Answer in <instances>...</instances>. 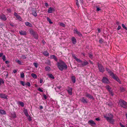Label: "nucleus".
Masks as SVG:
<instances>
[{
	"label": "nucleus",
	"mask_w": 127,
	"mask_h": 127,
	"mask_svg": "<svg viewBox=\"0 0 127 127\" xmlns=\"http://www.w3.org/2000/svg\"><path fill=\"white\" fill-rule=\"evenodd\" d=\"M43 54L46 57L48 56L49 55V53L47 51H44L43 53Z\"/></svg>",
	"instance_id": "nucleus-29"
},
{
	"label": "nucleus",
	"mask_w": 127,
	"mask_h": 127,
	"mask_svg": "<svg viewBox=\"0 0 127 127\" xmlns=\"http://www.w3.org/2000/svg\"><path fill=\"white\" fill-rule=\"evenodd\" d=\"M75 60L77 62H78L79 63H81V62H82V61H81V60H80L79 59H78L77 58Z\"/></svg>",
	"instance_id": "nucleus-42"
},
{
	"label": "nucleus",
	"mask_w": 127,
	"mask_h": 127,
	"mask_svg": "<svg viewBox=\"0 0 127 127\" xmlns=\"http://www.w3.org/2000/svg\"><path fill=\"white\" fill-rule=\"evenodd\" d=\"M14 16L16 17L17 16H18V14L16 12H15L14 13Z\"/></svg>",
	"instance_id": "nucleus-58"
},
{
	"label": "nucleus",
	"mask_w": 127,
	"mask_h": 127,
	"mask_svg": "<svg viewBox=\"0 0 127 127\" xmlns=\"http://www.w3.org/2000/svg\"><path fill=\"white\" fill-rule=\"evenodd\" d=\"M88 62L86 60L82 61L81 64H79L78 65V66L79 67H82L86 66L88 64Z\"/></svg>",
	"instance_id": "nucleus-5"
},
{
	"label": "nucleus",
	"mask_w": 127,
	"mask_h": 127,
	"mask_svg": "<svg viewBox=\"0 0 127 127\" xmlns=\"http://www.w3.org/2000/svg\"><path fill=\"white\" fill-rule=\"evenodd\" d=\"M122 26L124 29H125L126 30H127V28L126 27L125 25L124 24H122Z\"/></svg>",
	"instance_id": "nucleus-45"
},
{
	"label": "nucleus",
	"mask_w": 127,
	"mask_h": 127,
	"mask_svg": "<svg viewBox=\"0 0 127 127\" xmlns=\"http://www.w3.org/2000/svg\"><path fill=\"white\" fill-rule=\"evenodd\" d=\"M106 70L109 74L110 76L111 77L113 78L115 80L117 81L118 82L120 83V80L119 78L117 76H116L115 74L111 71L110 69L107 68H106Z\"/></svg>",
	"instance_id": "nucleus-3"
},
{
	"label": "nucleus",
	"mask_w": 127,
	"mask_h": 127,
	"mask_svg": "<svg viewBox=\"0 0 127 127\" xmlns=\"http://www.w3.org/2000/svg\"><path fill=\"white\" fill-rule=\"evenodd\" d=\"M0 114L2 115H5L6 114V112L5 111L2 110L0 109Z\"/></svg>",
	"instance_id": "nucleus-25"
},
{
	"label": "nucleus",
	"mask_w": 127,
	"mask_h": 127,
	"mask_svg": "<svg viewBox=\"0 0 127 127\" xmlns=\"http://www.w3.org/2000/svg\"><path fill=\"white\" fill-rule=\"evenodd\" d=\"M105 88L109 92L111 90V88L108 85L106 86H105Z\"/></svg>",
	"instance_id": "nucleus-27"
},
{
	"label": "nucleus",
	"mask_w": 127,
	"mask_h": 127,
	"mask_svg": "<svg viewBox=\"0 0 127 127\" xmlns=\"http://www.w3.org/2000/svg\"><path fill=\"white\" fill-rule=\"evenodd\" d=\"M16 18L17 19L19 20L20 21H22V18H21V16L19 15H18L16 17Z\"/></svg>",
	"instance_id": "nucleus-34"
},
{
	"label": "nucleus",
	"mask_w": 127,
	"mask_h": 127,
	"mask_svg": "<svg viewBox=\"0 0 127 127\" xmlns=\"http://www.w3.org/2000/svg\"><path fill=\"white\" fill-rule=\"evenodd\" d=\"M102 81L103 83L106 84H108L110 82L108 79L105 77H103V78L102 80Z\"/></svg>",
	"instance_id": "nucleus-8"
},
{
	"label": "nucleus",
	"mask_w": 127,
	"mask_h": 127,
	"mask_svg": "<svg viewBox=\"0 0 127 127\" xmlns=\"http://www.w3.org/2000/svg\"><path fill=\"white\" fill-rule=\"evenodd\" d=\"M11 116L13 118H16L17 117L16 114L14 112H13L11 113Z\"/></svg>",
	"instance_id": "nucleus-26"
},
{
	"label": "nucleus",
	"mask_w": 127,
	"mask_h": 127,
	"mask_svg": "<svg viewBox=\"0 0 127 127\" xmlns=\"http://www.w3.org/2000/svg\"><path fill=\"white\" fill-rule=\"evenodd\" d=\"M7 10L8 11V12H9V13H10L11 12V10L10 9H9V8L7 9Z\"/></svg>",
	"instance_id": "nucleus-54"
},
{
	"label": "nucleus",
	"mask_w": 127,
	"mask_h": 127,
	"mask_svg": "<svg viewBox=\"0 0 127 127\" xmlns=\"http://www.w3.org/2000/svg\"><path fill=\"white\" fill-rule=\"evenodd\" d=\"M21 58L23 59H25L27 58V57L25 55H22L21 57Z\"/></svg>",
	"instance_id": "nucleus-48"
},
{
	"label": "nucleus",
	"mask_w": 127,
	"mask_h": 127,
	"mask_svg": "<svg viewBox=\"0 0 127 127\" xmlns=\"http://www.w3.org/2000/svg\"><path fill=\"white\" fill-rule=\"evenodd\" d=\"M98 66L100 72H103L104 71L103 67L101 64H98Z\"/></svg>",
	"instance_id": "nucleus-6"
},
{
	"label": "nucleus",
	"mask_w": 127,
	"mask_h": 127,
	"mask_svg": "<svg viewBox=\"0 0 127 127\" xmlns=\"http://www.w3.org/2000/svg\"><path fill=\"white\" fill-rule=\"evenodd\" d=\"M47 21L49 22L50 24H52L53 23L51 22V19L49 17H47Z\"/></svg>",
	"instance_id": "nucleus-35"
},
{
	"label": "nucleus",
	"mask_w": 127,
	"mask_h": 127,
	"mask_svg": "<svg viewBox=\"0 0 127 127\" xmlns=\"http://www.w3.org/2000/svg\"><path fill=\"white\" fill-rule=\"evenodd\" d=\"M43 81V80L41 79H40V80L39 82L40 83H42Z\"/></svg>",
	"instance_id": "nucleus-62"
},
{
	"label": "nucleus",
	"mask_w": 127,
	"mask_h": 127,
	"mask_svg": "<svg viewBox=\"0 0 127 127\" xmlns=\"http://www.w3.org/2000/svg\"><path fill=\"white\" fill-rule=\"evenodd\" d=\"M43 97H44V98L45 99H47V96H46V95H45L44 94L43 95Z\"/></svg>",
	"instance_id": "nucleus-61"
},
{
	"label": "nucleus",
	"mask_w": 127,
	"mask_h": 127,
	"mask_svg": "<svg viewBox=\"0 0 127 127\" xmlns=\"http://www.w3.org/2000/svg\"><path fill=\"white\" fill-rule=\"evenodd\" d=\"M72 56L73 57V58L75 60H76L77 58L75 56V55L74 54H73Z\"/></svg>",
	"instance_id": "nucleus-56"
},
{
	"label": "nucleus",
	"mask_w": 127,
	"mask_h": 127,
	"mask_svg": "<svg viewBox=\"0 0 127 127\" xmlns=\"http://www.w3.org/2000/svg\"><path fill=\"white\" fill-rule=\"evenodd\" d=\"M15 62L19 64L20 65H22V63L21 61L18 60H15Z\"/></svg>",
	"instance_id": "nucleus-28"
},
{
	"label": "nucleus",
	"mask_w": 127,
	"mask_h": 127,
	"mask_svg": "<svg viewBox=\"0 0 127 127\" xmlns=\"http://www.w3.org/2000/svg\"><path fill=\"white\" fill-rule=\"evenodd\" d=\"M75 60L77 62H78L79 63H81V62H82V61H81V60H80L79 59H78L77 58Z\"/></svg>",
	"instance_id": "nucleus-41"
},
{
	"label": "nucleus",
	"mask_w": 127,
	"mask_h": 127,
	"mask_svg": "<svg viewBox=\"0 0 127 127\" xmlns=\"http://www.w3.org/2000/svg\"><path fill=\"white\" fill-rule=\"evenodd\" d=\"M18 103L22 107H24V104L22 102L19 101L18 102Z\"/></svg>",
	"instance_id": "nucleus-32"
},
{
	"label": "nucleus",
	"mask_w": 127,
	"mask_h": 127,
	"mask_svg": "<svg viewBox=\"0 0 127 127\" xmlns=\"http://www.w3.org/2000/svg\"><path fill=\"white\" fill-rule=\"evenodd\" d=\"M107 105H108V106L110 107L112 106L113 105L112 103L111 102H109L107 104Z\"/></svg>",
	"instance_id": "nucleus-44"
},
{
	"label": "nucleus",
	"mask_w": 127,
	"mask_h": 127,
	"mask_svg": "<svg viewBox=\"0 0 127 127\" xmlns=\"http://www.w3.org/2000/svg\"><path fill=\"white\" fill-rule=\"evenodd\" d=\"M19 32L21 35H26L27 34V32L25 31H19Z\"/></svg>",
	"instance_id": "nucleus-19"
},
{
	"label": "nucleus",
	"mask_w": 127,
	"mask_h": 127,
	"mask_svg": "<svg viewBox=\"0 0 127 127\" xmlns=\"http://www.w3.org/2000/svg\"><path fill=\"white\" fill-rule=\"evenodd\" d=\"M80 100L83 103H88V101L84 97H82L80 99Z\"/></svg>",
	"instance_id": "nucleus-14"
},
{
	"label": "nucleus",
	"mask_w": 127,
	"mask_h": 127,
	"mask_svg": "<svg viewBox=\"0 0 127 127\" xmlns=\"http://www.w3.org/2000/svg\"><path fill=\"white\" fill-rule=\"evenodd\" d=\"M32 14L34 16L36 17L37 16L36 11L35 9H33L32 10Z\"/></svg>",
	"instance_id": "nucleus-9"
},
{
	"label": "nucleus",
	"mask_w": 127,
	"mask_h": 127,
	"mask_svg": "<svg viewBox=\"0 0 127 127\" xmlns=\"http://www.w3.org/2000/svg\"><path fill=\"white\" fill-rule=\"evenodd\" d=\"M21 77V78H23L24 77L25 75L24 73L22 72L20 74Z\"/></svg>",
	"instance_id": "nucleus-43"
},
{
	"label": "nucleus",
	"mask_w": 127,
	"mask_h": 127,
	"mask_svg": "<svg viewBox=\"0 0 127 127\" xmlns=\"http://www.w3.org/2000/svg\"><path fill=\"white\" fill-rule=\"evenodd\" d=\"M73 32L74 34H77L79 37H81L82 36V34L79 32L76 29L74 30Z\"/></svg>",
	"instance_id": "nucleus-7"
},
{
	"label": "nucleus",
	"mask_w": 127,
	"mask_h": 127,
	"mask_svg": "<svg viewBox=\"0 0 127 127\" xmlns=\"http://www.w3.org/2000/svg\"><path fill=\"white\" fill-rule=\"evenodd\" d=\"M33 64L35 67L36 68H37L38 65V64L36 63H33Z\"/></svg>",
	"instance_id": "nucleus-38"
},
{
	"label": "nucleus",
	"mask_w": 127,
	"mask_h": 127,
	"mask_svg": "<svg viewBox=\"0 0 127 127\" xmlns=\"http://www.w3.org/2000/svg\"><path fill=\"white\" fill-rule=\"evenodd\" d=\"M96 10L97 11H100V8L99 7H98L97 6L96 7Z\"/></svg>",
	"instance_id": "nucleus-55"
},
{
	"label": "nucleus",
	"mask_w": 127,
	"mask_h": 127,
	"mask_svg": "<svg viewBox=\"0 0 127 127\" xmlns=\"http://www.w3.org/2000/svg\"><path fill=\"white\" fill-rule=\"evenodd\" d=\"M86 97L89 98H90L93 99H94V97L92 95L89 94L87 93H86Z\"/></svg>",
	"instance_id": "nucleus-12"
},
{
	"label": "nucleus",
	"mask_w": 127,
	"mask_h": 127,
	"mask_svg": "<svg viewBox=\"0 0 127 127\" xmlns=\"http://www.w3.org/2000/svg\"><path fill=\"white\" fill-rule=\"evenodd\" d=\"M57 65L59 69L61 71L66 70L67 68V65L65 63L61 60L57 63Z\"/></svg>",
	"instance_id": "nucleus-1"
},
{
	"label": "nucleus",
	"mask_w": 127,
	"mask_h": 127,
	"mask_svg": "<svg viewBox=\"0 0 127 127\" xmlns=\"http://www.w3.org/2000/svg\"><path fill=\"white\" fill-rule=\"evenodd\" d=\"M50 59H53L56 61H57V58L54 55H50Z\"/></svg>",
	"instance_id": "nucleus-16"
},
{
	"label": "nucleus",
	"mask_w": 127,
	"mask_h": 127,
	"mask_svg": "<svg viewBox=\"0 0 127 127\" xmlns=\"http://www.w3.org/2000/svg\"><path fill=\"white\" fill-rule=\"evenodd\" d=\"M21 84L23 86H24L25 85V83L22 81H20Z\"/></svg>",
	"instance_id": "nucleus-47"
},
{
	"label": "nucleus",
	"mask_w": 127,
	"mask_h": 127,
	"mask_svg": "<svg viewBox=\"0 0 127 127\" xmlns=\"http://www.w3.org/2000/svg\"><path fill=\"white\" fill-rule=\"evenodd\" d=\"M24 113L26 117H28L29 116V115L28 113V110L27 109H24Z\"/></svg>",
	"instance_id": "nucleus-21"
},
{
	"label": "nucleus",
	"mask_w": 127,
	"mask_h": 127,
	"mask_svg": "<svg viewBox=\"0 0 127 127\" xmlns=\"http://www.w3.org/2000/svg\"><path fill=\"white\" fill-rule=\"evenodd\" d=\"M43 88H41L40 87L37 90L40 92H43V90H42L43 89Z\"/></svg>",
	"instance_id": "nucleus-40"
},
{
	"label": "nucleus",
	"mask_w": 127,
	"mask_h": 127,
	"mask_svg": "<svg viewBox=\"0 0 127 127\" xmlns=\"http://www.w3.org/2000/svg\"><path fill=\"white\" fill-rule=\"evenodd\" d=\"M119 103L121 107L125 108H127V103L124 100H121L119 101Z\"/></svg>",
	"instance_id": "nucleus-4"
},
{
	"label": "nucleus",
	"mask_w": 127,
	"mask_h": 127,
	"mask_svg": "<svg viewBox=\"0 0 127 127\" xmlns=\"http://www.w3.org/2000/svg\"><path fill=\"white\" fill-rule=\"evenodd\" d=\"M89 57L90 58H93L92 54H89Z\"/></svg>",
	"instance_id": "nucleus-52"
},
{
	"label": "nucleus",
	"mask_w": 127,
	"mask_h": 127,
	"mask_svg": "<svg viewBox=\"0 0 127 127\" xmlns=\"http://www.w3.org/2000/svg\"><path fill=\"white\" fill-rule=\"evenodd\" d=\"M2 59L3 61H4L6 60V57L5 55H3L2 56Z\"/></svg>",
	"instance_id": "nucleus-50"
},
{
	"label": "nucleus",
	"mask_w": 127,
	"mask_h": 127,
	"mask_svg": "<svg viewBox=\"0 0 127 127\" xmlns=\"http://www.w3.org/2000/svg\"><path fill=\"white\" fill-rule=\"evenodd\" d=\"M99 42L100 44H102L103 42V39L101 38L99 40Z\"/></svg>",
	"instance_id": "nucleus-49"
},
{
	"label": "nucleus",
	"mask_w": 127,
	"mask_h": 127,
	"mask_svg": "<svg viewBox=\"0 0 127 127\" xmlns=\"http://www.w3.org/2000/svg\"><path fill=\"white\" fill-rule=\"evenodd\" d=\"M25 85L29 87H30L31 86L30 83L29 82H28L27 83H26Z\"/></svg>",
	"instance_id": "nucleus-46"
},
{
	"label": "nucleus",
	"mask_w": 127,
	"mask_h": 127,
	"mask_svg": "<svg viewBox=\"0 0 127 127\" xmlns=\"http://www.w3.org/2000/svg\"><path fill=\"white\" fill-rule=\"evenodd\" d=\"M28 117H29L28 118V120L29 121H31L32 120L31 117L30 116H29Z\"/></svg>",
	"instance_id": "nucleus-60"
},
{
	"label": "nucleus",
	"mask_w": 127,
	"mask_h": 127,
	"mask_svg": "<svg viewBox=\"0 0 127 127\" xmlns=\"http://www.w3.org/2000/svg\"><path fill=\"white\" fill-rule=\"evenodd\" d=\"M119 124L120 126H121V127H125V126L123 125L122 123H119Z\"/></svg>",
	"instance_id": "nucleus-53"
},
{
	"label": "nucleus",
	"mask_w": 127,
	"mask_h": 127,
	"mask_svg": "<svg viewBox=\"0 0 127 127\" xmlns=\"http://www.w3.org/2000/svg\"><path fill=\"white\" fill-rule=\"evenodd\" d=\"M121 26H118V28H117V30H120L121 29Z\"/></svg>",
	"instance_id": "nucleus-59"
},
{
	"label": "nucleus",
	"mask_w": 127,
	"mask_h": 127,
	"mask_svg": "<svg viewBox=\"0 0 127 127\" xmlns=\"http://www.w3.org/2000/svg\"><path fill=\"white\" fill-rule=\"evenodd\" d=\"M71 79L73 83H74L76 82V78L74 76H72L71 77Z\"/></svg>",
	"instance_id": "nucleus-23"
},
{
	"label": "nucleus",
	"mask_w": 127,
	"mask_h": 127,
	"mask_svg": "<svg viewBox=\"0 0 127 127\" xmlns=\"http://www.w3.org/2000/svg\"><path fill=\"white\" fill-rule=\"evenodd\" d=\"M32 35L34 38L36 39H38V35L36 32H35Z\"/></svg>",
	"instance_id": "nucleus-20"
},
{
	"label": "nucleus",
	"mask_w": 127,
	"mask_h": 127,
	"mask_svg": "<svg viewBox=\"0 0 127 127\" xmlns=\"http://www.w3.org/2000/svg\"><path fill=\"white\" fill-rule=\"evenodd\" d=\"M72 89L71 88H69L67 90L68 93L70 95H71L72 93Z\"/></svg>",
	"instance_id": "nucleus-18"
},
{
	"label": "nucleus",
	"mask_w": 127,
	"mask_h": 127,
	"mask_svg": "<svg viewBox=\"0 0 127 127\" xmlns=\"http://www.w3.org/2000/svg\"><path fill=\"white\" fill-rule=\"evenodd\" d=\"M72 42L73 44H75L76 42V40L75 38L74 37H72L71 39Z\"/></svg>",
	"instance_id": "nucleus-17"
},
{
	"label": "nucleus",
	"mask_w": 127,
	"mask_h": 127,
	"mask_svg": "<svg viewBox=\"0 0 127 127\" xmlns=\"http://www.w3.org/2000/svg\"><path fill=\"white\" fill-rule=\"evenodd\" d=\"M76 1V4L78 8L80 7V6L79 3L78 1V0H75Z\"/></svg>",
	"instance_id": "nucleus-37"
},
{
	"label": "nucleus",
	"mask_w": 127,
	"mask_h": 127,
	"mask_svg": "<svg viewBox=\"0 0 127 127\" xmlns=\"http://www.w3.org/2000/svg\"><path fill=\"white\" fill-rule=\"evenodd\" d=\"M54 10L53 8L50 7L47 11V12L49 13H51L53 11H54Z\"/></svg>",
	"instance_id": "nucleus-15"
},
{
	"label": "nucleus",
	"mask_w": 127,
	"mask_h": 127,
	"mask_svg": "<svg viewBox=\"0 0 127 127\" xmlns=\"http://www.w3.org/2000/svg\"><path fill=\"white\" fill-rule=\"evenodd\" d=\"M14 16L16 17L17 16H18V14L16 12H15L14 13Z\"/></svg>",
	"instance_id": "nucleus-57"
},
{
	"label": "nucleus",
	"mask_w": 127,
	"mask_h": 127,
	"mask_svg": "<svg viewBox=\"0 0 127 127\" xmlns=\"http://www.w3.org/2000/svg\"><path fill=\"white\" fill-rule=\"evenodd\" d=\"M111 94V95L112 96H113L114 95V93L113 92L112 90H111L109 92Z\"/></svg>",
	"instance_id": "nucleus-51"
},
{
	"label": "nucleus",
	"mask_w": 127,
	"mask_h": 127,
	"mask_svg": "<svg viewBox=\"0 0 127 127\" xmlns=\"http://www.w3.org/2000/svg\"><path fill=\"white\" fill-rule=\"evenodd\" d=\"M4 83L3 80L1 78H0V85H1L2 84H3Z\"/></svg>",
	"instance_id": "nucleus-39"
},
{
	"label": "nucleus",
	"mask_w": 127,
	"mask_h": 127,
	"mask_svg": "<svg viewBox=\"0 0 127 127\" xmlns=\"http://www.w3.org/2000/svg\"><path fill=\"white\" fill-rule=\"evenodd\" d=\"M0 97L5 99H7V96L3 94H0Z\"/></svg>",
	"instance_id": "nucleus-13"
},
{
	"label": "nucleus",
	"mask_w": 127,
	"mask_h": 127,
	"mask_svg": "<svg viewBox=\"0 0 127 127\" xmlns=\"http://www.w3.org/2000/svg\"><path fill=\"white\" fill-rule=\"evenodd\" d=\"M0 19L2 20L5 21L7 20V18L5 15L3 14L0 16Z\"/></svg>",
	"instance_id": "nucleus-11"
},
{
	"label": "nucleus",
	"mask_w": 127,
	"mask_h": 127,
	"mask_svg": "<svg viewBox=\"0 0 127 127\" xmlns=\"http://www.w3.org/2000/svg\"><path fill=\"white\" fill-rule=\"evenodd\" d=\"M62 87L61 86H59L57 87V88L59 90H60L61 89V88Z\"/></svg>",
	"instance_id": "nucleus-64"
},
{
	"label": "nucleus",
	"mask_w": 127,
	"mask_h": 127,
	"mask_svg": "<svg viewBox=\"0 0 127 127\" xmlns=\"http://www.w3.org/2000/svg\"><path fill=\"white\" fill-rule=\"evenodd\" d=\"M44 4H45V6L46 7H47L48 6V4L47 3H45Z\"/></svg>",
	"instance_id": "nucleus-63"
},
{
	"label": "nucleus",
	"mask_w": 127,
	"mask_h": 127,
	"mask_svg": "<svg viewBox=\"0 0 127 127\" xmlns=\"http://www.w3.org/2000/svg\"><path fill=\"white\" fill-rule=\"evenodd\" d=\"M29 31L30 34L32 35H33L35 32L32 29H30L29 30Z\"/></svg>",
	"instance_id": "nucleus-24"
},
{
	"label": "nucleus",
	"mask_w": 127,
	"mask_h": 127,
	"mask_svg": "<svg viewBox=\"0 0 127 127\" xmlns=\"http://www.w3.org/2000/svg\"><path fill=\"white\" fill-rule=\"evenodd\" d=\"M59 24L62 27H64L65 26V24L63 23L60 22Z\"/></svg>",
	"instance_id": "nucleus-36"
},
{
	"label": "nucleus",
	"mask_w": 127,
	"mask_h": 127,
	"mask_svg": "<svg viewBox=\"0 0 127 127\" xmlns=\"http://www.w3.org/2000/svg\"><path fill=\"white\" fill-rule=\"evenodd\" d=\"M103 116L107 121L112 124H114L115 120L113 119L114 116L112 114L109 113L104 115Z\"/></svg>",
	"instance_id": "nucleus-2"
},
{
	"label": "nucleus",
	"mask_w": 127,
	"mask_h": 127,
	"mask_svg": "<svg viewBox=\"0 0 127 127\" xmlns=\"http://www.w3.org/2000/svg\"><path fill=\"white\" fill-rule=\"evenodd\" d=\"M88 123L92 126H95L96 125L95 122L92 120H89L88 121Z\"/></svg>",
	"instance_id": "nucleus-10"
},
{
	"label": "nucleus",
	"mask_w": 127,
	"mask_h": 127,
	"mask_svg": "<svg viewBox=\"0 0 127 127\" xmlns=\"http://www.w3.org/2000/svg\"><path fill=\"white\" fill-rule=\"evenodd\" d=\"M45 69L46 71H49L50 70V68L49 66H47L45 67Z\"/></svg>",
	"instance_id": "nucleus-31"
},
{
	"label": "nucleus",
	"mask_w": 127,
	"mask_h": 127,
	"mask_svg": "<svg viewBox=\"0 0 127 127\" xmlns=\"http://www.w3.org/2000/svg\"><path fill=\"white\" fill-rule=\"evenodd\" d=\"M25 25L27 26H28L30 27H32V24L29 22H25Z\"/></svg>",
	"instance_id": "nucleus-22"
},
{
	"label": "nucleus",
	"mask_w": 127,
	"mask_h": 127,
	"mask_svg": "<svg viewBox=\"0 0 127 127\" xmlns=\"http://www.w3.org/2000/svg\"><path fill=\"white\" fill-rule=\"evenodd\" d=\"M47 75L50 78H52V79H54L55 78L51 74H48Z\"/></svg>",
	"instance_id": "nucleus-30"
},
{
	"label": "nucleus",
	"mask_w": 127,
	"mask_h": 127,
	"mask_svg": "<svg viewBox=\"0 0 127 127\" xmlns=\"http://www.w3.org/2000/svg\"><path fill=\"white\" fill-rule=\"evenodd\" d=\"M31 75L34 79H36L37 78V76L35 74L32 73L31 74Z\"/></svg>",
	"instance_id": "nucleus-33"
}]
</instances>
